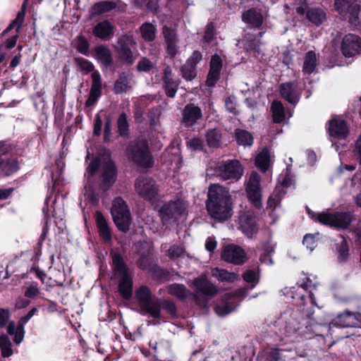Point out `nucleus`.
<instances>
[{"instance_id":"f257e3e1","label":"nucleus","mask_w":361,"mask_h":361,"mask_svg":"<svg viewBox=\"0 0 361 361\" xmlns=\"http://www.w3.org/2000/svg\"><path fill=\"white\" fill-rule=\"evenodd\" d=\"M207 209L212 218L225 221L232 215V201L229 191L219 184L211 185L208 191Z\"/></svg>"},{"instance_id":"f03ea898","label":"nucleus","mask_w":361,"mask_h":361,"mask_svg":"<svg viewBox=\"0 0 361 361\" xmlns=\"http://www.w3.org/2000/svg\"><path fill=\"white\" fill-rule=\"evenodd\" d=\"M99 162L102 164L103 173L101 188L104 191L109 190L116 180V170L113 161L109 157V152L105 153L102 157L93 160L87 169V173L90 175L94 174L97 171Z\"/></svg>"},{"instance_id":"7ed1b4c3","label":"nucleus","mask_w":361,"mask_h":361,"mask_svg":"<svg viewBox=\"0 0 361 361\" xmlns=\"http://www.w3.org/2000/svg\"><path fill=\"white\" fill-rule=\"evenodd\" d=\"M112 263L114 271L121 278L118 290L122 296L128 299L132 296L133 281L131 274L127 269L123 258L118 253H112Z\"/></svg>"},{"instance_id":"20e7f679","label":"nucleus","mask_w":361,"mask_h":361,"mask_svg":"<svg viewBox=\"0 0 361 361\" xmlns=\"http://www.w3.org/2000/svg\"><path fill=\"white\" fill-rule=\"evenodd\" d=\"M308 214L316 221L340 228H347L353 221V216L349 212H322L314 214L308 210Z\"/></svg>"},{"instance_id":"39448f33","label":"nucleus","mask_w":361,"mask_h":361,"mask_svg":"<svg viewBox=\"0 0 361 361\" xmlns=\"http://www.w3.org/2000/svg\"><path fill=\"white\" fill-rule=\"evenodd\" d=\"M111 215L118 228L126 232L129 230L131 216L126 202L121 197H116L112 203Z\"/></svg>"},{"instance_id":"423d86ee","label":"nucleus","mask_w":361,"mask_h":361,"mask_svg":"<svg viewBox=\"0 0 361 361\" xmlns=\"http://www.w3.org/2000/svg\"><path fill=\"white\" fill-rule=\"evenodd\" d=\"M128 157L137 165L142 167L152 166V158L149 154L146 140H138L132 144L128 148Z\"/></svg>"},{"instance_id":"0eeeda50","label":"nucleus","mask_w":361,"mask_h":361,"mask_svg":"<svg viewBox=\"0 0 361 361\" xmlns=\"http://www.w3.org/2000/svg\"><path fill=\"white\" fill-rule=\"evenodd\" d=\"M136 193L142 198L148 200L152 205L159 200V190L154 180L149 177L140 176L135 182Z\"/></svg>"},{"instance_id":"6e6552de","label":"nucleus","mask_w":361,"mask_h":361,"mask_svg":"<svg viewBox=\"0 0 361 361\" xmlns=\"http://www.w3.org/2000/svg\"><path fill=\"white\" fill-rule=\"evenodd\" d=\"M140 306L144 313H149L154 318L160 317V302L152 299L151 292L146 286H141L135 293Z\"/></svg>"},{"instance_id":"1a4fd4ad","label":"nucleus","mask_w":361,"mask_h":361,"mask_svg":"<svg viewBox=\"0 0 361 361\" xmlns=\"http://www.w3.org/2000/svg\"><path fill=\"white\" fill-rule=\"evenodd\" d=\"M214 174L221 180L240 178L243 175V169L238 160H228L218 162L214 168Z\"/></svg>"},{"instance_id":"9d476101","label":"nucleus","mask_w":361,"mask_h":361,"mask_svg":"<svg viewBox=\"0 0 361 361\" xmlns=\"http://www.w3.org/2000/svg\"><path fill=\"white\" fill-rule=\"evenodd\" d=\"M185 209V202L182 200L177 199L162 207L160 210V216L164 224H170L180 216L184 214Z\"/></svg>"},{"instance_id":"9b49d317","label":"nucleus","mask_w":361,"mask_h":361,"mask_svg":"<svg viewBox=\"0 0 361 361\" xmlns=\"http://www.w3.org/2000/svg\"><path fill=\"white\" fill-rule=\"evenodd\" d=\"M118 55L119 59L126 63L132 64L136 59V55L132 51V47L136 45V42L133 36L124 35L118 40Z\"/></svg>"},{"instance_id":"f8f14e48","label":"nucleus","mask_w":361,"mask_h":361,"mask_svg":"<svg viewBox=\"0 0 361 361\" xmlns=\"http://www.w3.org/2000/svg\"><path fill=\"white\" fill-rule=\"evenodd\" d=\"M334 5L340 14L349 15V22L353 25H357L361 8L359 0H335Z\"/></svg>"},{"instance_id":"ddd939ff","label":"nucleus","mask_w":361,"mask_h":361,"mask_svg":"<svg viewBox=\"0 0 361 361\" xmlns=\"http://www.w3.org/2000/svg\"><path fill=\"white\" fill-rule=\"evenodd\" d=\"M285 323L283 328V334L291 336L297 333L304 326L303 316L300 311H287L283 314Z\"/></svg>"},{"instance_id":"4468645a","label":"nucleus","mask_w":361,"mask_h":361,"mask_svg":"<svg viewBox=\"0 0 361 361\" xmlns=\"http://www.w3.org/2000/svg\"><path fill=\"white\" fill-rule=\"evenodd\" d=\"M246 192L249 200L256 208L262 206V195L260 188V177L256 172H252L246 186Z\"/></svg>"},{"instance_id":"2eb2a0df","label":"nucleus","mask_w":361,"mask_h":361,"mask_svg":"<svg viewBox=\"0 0 361 361\" xmlns=\"http://www.w3.org/2000/svg\"><path fill=\"white\" fill-rule=\"evenodd\" d=\"M239 225L243 233L248 238H252L257 232L258 227L255 214L251 210H244L239 213Z\"/></svg>"},{"instance_id":"dca6fc26","label":"nucleus","mask_w":361,"mask_h":361,"mask_svg":"<svg viewBox=\"0 0 361 361\" xmlns=\"http://www.w3.org/2000/svg\"><path fill=\"white\" fill-rule=\"evenodd\" d=\"M279 91L281 97L288 103L295 104L299 102L301 92L297 81L281 83Z\"/></svg>"},{"instance_id":"f3484780","label":"nucleus","mask_w":361,"mask_h":361,"mask_svg":"<svg viewBox=\"0 0 361 361\" xmlns=\"http://www.w3.org/2000/svg\"><path fill=\"white\" fill-rule=\"evenodd\" d=\"M221 257L224 260L234 264H241L246 261L244 250L234 245H228L222 250Z\"/></svg>"},{"instance_id":"a211bd4d","label":"nucleus","mask_w":361,"mask_h":361,"mask_svg":"<svg viewBox=\"0 0 361 361\" xmlns=\"http://www.w3.org/2000/svg\"><path fill=\"white\" fill-rule=\"evenodd\" d=\"M328 130L331 137L338 139H346L349 135L346 122L339 117H334L329 121Z\"/></svg>"},{"instance_id":"6ab92c4d","label":"nucleus","mask_w":361,"mask_h":361,"mask_svg":"<svg viewBox=\"0 0 361 361\" xmlns=\"http://www.w3.org/2000/svg\"><path fill=\"white\" fill-rule=\"evenodd\" d=\"M196 288L195 297L200 300V297L211 298L218 293L217 288L205 279H197L193 281Z\"/></svg>"},{"instance_id":"aec40b11","label":"nucleus","mask_w":361,"mask_h":361,"mask_svg":"<svg viewBox=\"0 0 361 361\" xmlns=\"http://www.w3.org/2000/svg\"><path fill=\"white\" fill-rule=\"evenodd\" d=\"M360 49L361 42L358 36L348 34L343 37L341 44V50L345 56H353L359 53Z\"/></svg>"},{"instance_id":"412c9836","label":"nucleus","mask_w":361,"mask_h":361,"mask_svg":"<svg viewBox=\"0 0 361 361\" xmlns=\"http://www.w3.org/2000/svg\"><path fill=\"white\" fill-rule=\"evenodd\" d=\"M163 36L167 54L171 57H174L178 54L179 49L176 31L165 26L163 28Z\"/></svg>"},{"instance_id":"4be33fe9","label":"nucleus","mask_w":361,"mask_h":361,"mask_svg":"<svg viewBox=\"0 0 361 361\" xmlns=\"http://www.w3.org/2000/svg\"><path fill=\"white\" fill-rule=\"evenodd\" d=\"M202 116V110L200 107L189 104L184 107L183 111V123L186 126H192Z\"/></svg>"},{"instance_id":"5701e85b","label":"nucleus","mask_w":361,"mask_h":361,"mask_svg":"<svg viewBox=\"0 0 361 361\" xmlns=\"http://www.w3.org/2000/svg\"><path fill=\"white\" fill-rule=\"evenodd\" d=\"M92 87L88 99L86 101V106H90L95 104L101 95L102 81L101 76L98 71L92 73Z\"/></svg>"},{"instance_id":"b1692460","label":"nucleus","mask_w":361,"mask_h":361,"mask_svg":"<svg viewBox=\"0 0 361 361\" xmlns=\"http://www.w3.org/2000/svg\"><path fill=\"white\" fill-rule=\"evenodd\" d=\"M93 35L101 39H108L114 34V26L108 20L97 23L93 28Z\"/></svg>"},{"instance_id":"393cba45","label":"nucleus","mask_w":361,"mask_h":361,"mask_svg":"<svg viewBox=\"0 0 361 361\" xmlns=\"http://www.w3.org/2000/svg\"><path fill=\"white\" fill-rule=\"evenodd\" d=\"M318 65L317 55L314 51H307L304 57L302 66L303 75H310L315 72Z\"/></svg>"},{"instance_id":"a878e982","label":"nucleus","mask_w":361,"mask_h":361,"mask_svg":"<svg viewBox=\"0 0 361 361\" xmlns=\"http://www.w3.org/2000/svg\"><path fill=\"white\" fill-rule=\"evenodd\" d=\"M333 324L339 327H352L358 324V317L353 313L345 312L334 320Z\"/></svg>"},{"instance_id":"bb28decb","label":"nucleus","mask_w":361,"mask_h":361,"mask_svg":"<svg viewBox=\"0 0 361 361\" xmlns=\"http://www.w3.org/2000/svg\"><path fill=\"white\" fill-rule=\"evenodd\" d=\"M94 56L105 67L109 66L112 63L111 52L106 46L96 47L94 49Z\"/></svg>"},{"instance_id":"cd10ccee","label":"nucleus","mask_w":361,"mask_h":361,"mask_svg":"<svg viewBox=\"0 0 361 361\" xmlns=\"http://www.w3.org/2000/svg\"><path fill=\"white\" fill-rule=\"evenodd\" d=\"M212 275L222 282L233 283L239 279L238 274L217 267L212 269Z\"/></svg>"},{"instance_id":"c85d7f7f","label":"nucleus","mask_w":361,"mask_h":361,"mask_svg":"<svg viewBox=\"0 0 361 361\" xmlns=\"http://www.w3.org/2000/svg\"><path fill=\"white\" fill-rule=\"evenodd\" d=\"M95 218L100 236L106 241L111 240L110 229L102 214L100 212H96Z\"/></svg>"},{"instance_id":"c756f323","label":"nucleus","mask_w":361,"mask_h":361,"mask_svg":"<svg viewBox=\"0 0 361 361\" xmlns=\"http://www.w3.org/2000/svg\"><path fill=\"white\" fill-rule=\"evenodd\" d=\"M271 159L269 150L266 148L260 152L255 159L256 166L263 172H265L270 166Z\"/></svg>"},{"instance_id":"7c9ffc66","label":"nucleus","mask_w":361,"mask_h":361,"mask_svg":"<svg viewBox=\"0 0 361 361\" xmlns=\"http://www.w3.org/2000/svg\"><path fill=\"white\" fill-rule=\"evenodd\" d=\"M116 4L113 1H101L94 4L91 8V14L92 16H99L104 13H107L114 9Z\"/></svg>"},{"instance_id":"2f4dec72","label":"nucleus","mask_w":361,"mask_h":361,"mask_svg":"<svg viewBox=\"0 0 361 361\" xmlns=\"http://www.w3.org/2000/svg\"><path fill=\"white\" fill-rule=\"evenodd\" d=\"M243 20L252 26L259 27L262 23V16L255 10L250 9L243 13Z\"/></svg>"},{"instance_id":"473e14b6","label":"nucleus","mask_w":361,"mask_h":361,"mask_svg":"<svg viewBox=\"0 0 361 361\" xmlns=\"http://www.w3.org/2000/svg\"><path fill=\"white\" fill-rule=\"evenodd\" d=\"M130 87V79L128 75L124 73L120 74L114 84V92L116 94H122L128 92Z\"/></svg>"},{"instance_id":"72a5a7b5","label":"nucleus","mask_w":361,"mask_h":361,"mask_svg":"<svg viewBox=\"0 0 361 361\" xmlns=\"http://www.w3.org/2000/svg\"><path fill=\"white\" fill-rule=\"evenodd\" d=\"M167 289L170 295L176 297L179 300L185 299L190 293L184 285L179 283L171 284L168 286Z\"/></svg>"},{"instance_id":"f704fd0d","label":"nucleus","mask_w":361,"mask_h":361,"mask_svg":"<svg viewBox=\"0 0 361 361\" xmlns=\"http://www.w3.org/2000/svg\"><path fill=\"white\" fill-rule=\"evenodd\" d=\"M306 16L310 21L317 25L322 24L326 19L325 12L322 9L317 8L308 10Z\"/></svg>"},{"instance_id":"c9c22d12","label":"nucleus","mask_w":361,"mask_h":361,"mask_svg":"<svg viewBox=\"0 0 361 361\" xmlns=\"http://www.w3.org/2000/svg\"><path fill=\"white\" fill-rule=\"evenodd\" d=\"M235 137L237 142L244 147H250L253 143V137L247 130L236 129L235 130Z\"/></svg>"},{"instance_id":"e433bc0d","label":"nucleus","mask_w":361,"mask_h":361,"mask_svg":"<svg viewBox=\"0 0 361 361\" xmlns=\"http://www.w3.org/2000/svg\"><path fill=\"white\" fill-rule=\"evenodd\" d=\"M142 38L147 42H152L156 36V27L149 23H144L140 27Z\"/></svg>"},{"instance_id":"4c0bfd02","label":"nucleus","mask_w":361,"mask_h":361,"mask_svg":"<svg viewBox=\"0 0 361 361\" xmlns=\"http://www.w3.org/2000/svg\"><path fill=\"white\" fill-rule=\"evenodd\" d=\"M206 137L208 145L211 147H218L221 144V133L218 129L209 130L207 132Z\"/></svg>"},{"instance_id":"58836bf2","label":"nucleus","mask_w":361,"mask_h":361,"mask_svg":"<svg viewBox=\"0 0 361 361\" xmlns=\"http://www.w3.org/2000/svg\"><path fill=\"white\" fill-rule=\"evenodd\" d=\"M272 116L275 123H281L285 118L284 107L281 102L274 101L271 104Z\"/></svg>"},{"instance_id":"ea45409f","label":"nucleus","mask_w":361,"mask_h":361,"mask_svg":"<svg viewBox=\"0 0 361 361\" xmlns=\"http://www.w3.org/2000/svg\"><path fill=\"white\" fill-rule=\"evenodd\" d=\"M0 349L1 351V355L4 357H8L13 354L11 343L8 337L5 334L0 336Z\"/></svg>"},{"instance_id":"a19ab883","label":"nucleus","mask_w":361,"mask_h":361,"mask_svg":"<svg viewBox=\"0 0 361 361\" xmlns=\"http://www.w3.org/2000/svg\"><path fill=\"white\" fill-rule=\"evenodd\" d=\"M284 192L281 189H276L273 194L269 197L267 201V207L275 209L281 202Z\"/></svg>"},{"instance_id":"79ce46f5","label":"nucleus","mask_w":361,"mask_h":361,"mask_svg":"<svg viewBox=\"0 0 361 361\" xmlns=\"http://www.w3.org/2000/svg\"><path fill=\"white\" fill-rule=\"evenodd\" d=\"M25 18V11L23 10L19 11L16 18L12 21L8 27L4 30V32H8L13 29H16V32H18Z\"/></svg>"},{"instance_id":"37998d69","label":"nucleus","mask_w":361,"mask_h":361,"mask_svg":"<svg viewBox=\"0 0 361 361\" xmlns=\"http://www.w3.org/2000/svg\"><path fill=\"white\" fill-rule=\"evenodd\" d=\"M75 61L77 66L80 68V71L84 72L85 73H88L90 72L93 71L94 70L93 64L90 61L84 58H75Z\"/></svg>"},{"instance_id":"c03bdc74","label":"nucleus","mask_w":361,"mask_h":361,"mask_svg":"<svg viewBox=\"0 0 361 361\" xmlns=\"http://www.w3.org/2000/svg\"><path fill=\"white\" fill-rule=\"evenodd\" d=\"M243 278L247 283H253L252 288H254L259 281V274L258 270L250 269L243 274Z\"/></svg>"},{"instance_id":"a18cd8bd","label":"nucleus","mask_w":361,"mask_h":361,"mask_svg":"<svg viewBox=\"0 0 361 361\" xmlns=\"http://www.w3.org/2000/svg\"><path fill=\"white\" fill-rule=\"evenodd\" d=\"M75 47L80 53L88 55L89 43L84 37L80 36L77 37L75 39Z\"/></svg>"},{"instance_id":"49530a36","label":"nucleus","mask_w":361,"mask_h":361,"mask_svg":"<svg viewBox=\"0 0 361 361\" xmlns=\"http://www.w3.org/2000/svg\"><path fill=\"white\" fill-rule=\"evenodd\" d=\"M182 76L187 80H191L196 76L195 67L185 63L181 68Z\"/></svg>"},{"instance_id":"de8ad7c7","label":"nucleus","mask_w":361,"mask_h":361,"mask_svg":"<svg viewBox=\"0 0 361 361\" xmlns=\"http://www.w3.org/2000/svg\"><path fill=\"white\" fill-rule=\"evenodd\" d=\"M263 250L264 253L260 257V261L264 264H272L273 261L270 255L274 252V247L269 244H266L264 245Z\"/></svg>"},{"instance_id":"09e8293b","label":"nucleus","mask_w":361,"mask_h":361,"mask_svg":"<svg viewBox=\"0 0 361 361\" xmlns=\"http://www.w3.org/2000/svg\"><path fill=\"white\" fill-rule=\"evenodd\" d=\"M128 123L127 121L126 116L125 114H122L120 115L118 119V129L119 133L121 136H125L127 135L128 131Z\"/></svg>"},{"instance_id":"8fccbe9b","label":"nucleus","mask_w":361,"mask_h":361,"mask_svg":"<svg viewBox=\"0 0 361 361\" xmlns=\"http://www.w3.org/2000/svg\"><path fill=\"white\" fill-rule=\"evenodd\" d=\"M185 249L183 245H172L167 250V255L171 259H176L183 255Z\"/></svg>"},{"instance_id":"3c124183","label":"nucleus","mask_w":361,"mask_h":361,"mask_svg":"<svg viewBox=\"0 0 361 361\" xmlns=\"http://www.w3.org/2000/svg\"><path fill=\"white\" fill-rule=\"evenodd\" d=\"M152 62L147 58H142L137 63V68L140 71H149L153 68Z\"/></svg>"},{"instance_id":"603ef678","label":"nucleus","mask_w":361,"mask_h":361,"mask_svg":"<svg viewBox=\"0 0 361 361\" xmlns=\"http://www.w3.org/2000/svg\"><path fill=\"white\" fill-rule=\"evenodd\" d=\"M215 35L214 26L212 23H209L205 30L204 40L210 44L213 42Z\"/></svg>"},{"instance_id":"864d4df0","label":"nucleus","mask_w":361,"mask_h":361,"mask_svg":"<svg viewBox=\"0 0 361 361\" xmlns=\"http://www.w3.org/2000/svg\"><path fill=\"white\" fill-rule=\"evenodd\" d=\"M178 80H175L172 73L171 68L169 66H166L164 69V85H169V83L176 82Z\"/></svg>"},{"instance_id":"5fc2aeb1","label":"nucleus","mask_w":361,"mask_h":361,"mask_svg":"<svg viewBox=\"0 0 361 361\" xmlns=\"http://www.w3.org/2000/svg\"><path fill=\"white\" fill-rule=\"evenodd\" d=\"M222 67V61L218 55L212 56L210 62V70L220 72Z\"/></svg>"},{"instance_id":"6e6d98bb","label":"nucleus","mask_w":361,"mask_h":361,"mask_svg":"<svg viewBox=\"0 0 361 361\" xmlns=\"http://www.w3.org/2000/svg\"><path fill=\"white\" fill-rule=\"evenodd\" d=\"M178 82L169 83V85H164L166 94L169 97H174L178 87Z\"/></svg>"},{"instance_id":"4d7b16f0","label":"nucleus","mask_w":361,"mask_h":361,"mask_svg":"<svg viewBox=\"0 0 361 361\" xmlns=\"http://www.w3.org/2000/svg\"><path fill=\"white\" fill-rule=\"evenodd\" d=\"M162 307L164 310H166L171 315H176V307L175 304L169 300H164L162 302H160V308Z\"/></svg>"},{"instance_id":"13d9d810","label":"nucleus","mask_w":361,"mask_h":361,"mask_svg":"<svg viewBox=\"0 0 361 361\" xmlns=\"http://www.w3.org/2000/svg\"><path fill=\"white\" fill-rule=\"evenodd\" d=\"M39 293V288L36 283H31L25 292V296L32 298L37 296Z\"/></svg>"},{"instance_id":"bf43d9fd","label":"nucleus","mask_w":361,"mask_h":361,"mask_svg":"<svg viewBox=\"0 0 361 361\" xmlns=\"http://www.w3.org/2000/svg\"><path fill=\"white\" fill-rule=\"evenodd\" d=\"M219 73L220 72L209 70V74L207 76V84L209 86L212 87L214 85V84L219 80Z\"/></svg>"},{"instance_id":"052dcab7","label":"nucleus","mask_w":361,"mask_h":361,"mask_svg":"<svg viewBox=\"0 0 361 361\" xmlns=\"http://www.w3.org/2000/svg\"><path fill=\"white\" fill-rule=\"evenodd\" d=\"M201 59L202 54L198 51H195L188 59L186 63L195 67V66L201 61Z\"/></svg>"},{"instance_id":"680f3d73","label":"nucleus","mask_w":361,"mask_h":361,"mask_svg":"<svg viewBox=\"0 0 361 361\" xmlns=\"http://www.w3.org/2000/svg\"><path fill=\"white\" fill-rule=\"evenodd\" d=\"M25 334L24 327L20 326L18 324L16 327V333L13 334L14 338L13 341L16 344H19L21 343L23 340Z\"/></svg>"},{"instance_id":"e2e57ef3","label":"nucleus","mask_w":361,"mask_h":361,"mask_svg":"<svg viewBox=\"0 0 361 361\" xmlns=\"http://www.w3.org/2000/svg\"><path fill=\"white\" fill-rule=\"evenodd\" d=\"M232 310L233 309L227 304L222 306L217 305L215 307L216 313L221 317L228 314L232 312Z\"/></svg>"},{"instance_id":"0e129e2a","label":"nucleus","mask_w":361,"mask_h":361,"mask_svg":"<svg viewBox=\"0 0 361 361\" xmlns=\"http://www.w3.org/2000/svg\"><path fill=\"white\" fill-rule=\"evenodd\" d=\"M10 317L9 310L7 309H0V327L3 328L7 324Z\"/></svg>"},{"instance_id":"69168bd1","label":"nucleus","mask_w":361,"mask_h":361,"mask_svg":"<svg viewBox=\"0 0 361 361\" xmlns=\"http://www.w3.org/2000/svg\"><path fill=\"white\" fill-rule=\"evenodd\" d=\"M315 240L314 237L310 234H307L305 235L303 239V244L309 249L310 251H312L314 248Z\"/></svg>"},{"instance_id":"338daca9","label":"nucleus","mask_w":361,"mask_h":361,"mask_svg":"<svg viewBox=\"0 0 361 361\" xmlns=\"http://www.w3.org/2000/svg\"><path fill=\"white\" fill-rule=\"evenodd\" d=\"M225 106L226 109L230 112L233 114L236 113V108H235V99L233 97H228L225 100Z\"/></svg>"},{"instance_id":"774afa93","label":"nucleus","mask_w":361,"mask_h":361,"mask_svg":"<svg viewBox=\"0 0 361 361\" xmlns=\"http://www.w3.org/2000/svg\"><path fill=\"white\" fill-rule=\"evenodd\" d=\"M188 145L195 150L201 149L203 146V142H202V140L197 138V137H194V138L190 139L188 142Z\"/></svg>"}]
</instances>
